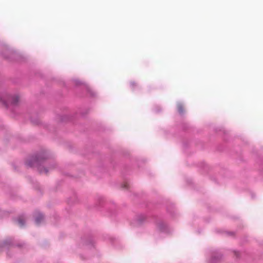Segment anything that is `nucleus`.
<instances>
[{
    "label": "nucleus",
    "instance_id": "nucleus-2",
    "mask_svg": "<svg viewBox=\"0 0 263 263\" xmlns=\"http://www.w3.org/2000/svg\"><path fill=\"white\" fill-rule=\"evenodd\" d=\"M6 98L7 99V101H5L2 99H0V100L3 102V103L6 105H8L9 104H15L18 101V96L17 95H13V96H7Z\"/></svg>",
    "mask_w": 263,
    "mask_h": 263
},
{
    "label": "nucleus",
    "instance_id": "nucleus-4",
    "mask_svg": "<svg viewBox=\"0 0 263 263\" xmlns=\"http://www.w3.org/2000/svg\"><path fill=\"white\" fill-rule=\"evenodd\" d=\"M17 221L21 227L23 226L25 224V220L22 218H18L17 220Z\"/></svg>",
    "mask_w": 263,
    "mask_h": 263
},
{
    "label": "nucleus",
    "instance_id": "nucleus-6",
    "mask_svg": "<svg viewBox=\"0 0 263 263\" xmlns=\"http://www.w3.org/2000/svg\"><path fill=\"white\" fill-rule=\"evenodd\" d=\"M37 169L41 173H47L48 172V171L46 168H43L41 166H39Z\"/></svg>",
    "mask_w": 263,
    "mask_h": 263
},
{
    "label": "nucleus",
    "instance_id": "nucleus-5",
    "mask_svg": "<svg viewBox=\"0 0 263 263\" xmlns=\"http://www.w3.org/2000/svg\"><path fill=\"white\" fill-rule=\"evenodd\" d=\"M178 112L181 114L183 112V109L182 105L180 103H178Z\"/></svg>",
    "mask_w": 263,
    "mask_h": 263
},
{
    "label": "nucleus",
    "instance_id": "nucleus-3",
    "mask_svg": "<svg viewBox=\"0 0 263 263\" xmlns=\"http://www.w3.org/2000/svg\"><path fill=\"white\" fill-rule=\"evenodd\" d=\"M44 219V216L42 214H39L35 218V221L36 224H40Z\"/></svg>",
    "mask_w": 263,
    "mask_h": 263
},
{
    "label": "nucleus",
    "instance_id": "nucleus-1",
    "mask_svg": "<svg viewBox=\"0 0 263 263\" xmlns=\"http://www.w3.org/2000/svg\"><path fill=\"white\" fill-rule=\"evenodd\" d=\"M43 158L40 156H33L26 161V164L27 166L30 167L36 166L39 164Z\"/></svg>",
    "mask_w": 263,
    "mask_h": 263
}]
</instances>
